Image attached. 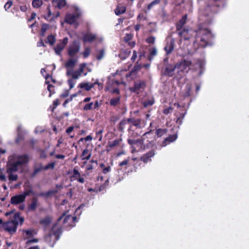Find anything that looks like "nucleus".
<instances>
[{
  "label": "nucleus",
  "mask_w": 249,
  "mask_h": 249,
  "mask_svg": "<svg viewBox=\"0 0 249 249\" xmlns=\"http://www.w3.org/2000/svg\"><path fill=\"white\" fill-rule=\"evenodd\" d=\"M132 36L131 34H126L124 37V41L125 42H128L132 39Z\"/></svg>",
  "instance_id": "nucleus-48"
},
{
  "label": "nucleus",
  "mask_w": 249,
  "mask_h": 249,
  "mask_svg": "<svg viewBox=\"0 0 249 249\" xmlns=\"http://www.w3.org/2000/svg\"><path fill=\"white\" fill-rule=\"evenodd\" d=\"M18 131V137L16 139V142L18 143L21 141L23 140L24 137L23 134L26 133V131L25 130H23L22 128L21 125H19L17 128Z\"/></svg>",
  "instance_id": "nucleus-12"
},
{
  "label": "nucleus",
  "mask_w": 249,
  "mask_h": 249,
  "mask_svg": "<svg viewBox=\"0 0 249 249\" xmlns=\"http://www.w3.org/2000/svg\"><path fill=\"white\" fill-rule=\"evenodd\" d=\"M80 50V46L77 41H74L68 50L69 55L72 56L76 54Z\"/></svg>",
  "instance_id": "nucleus-9"
},
{
  "label": "nucleus",
  "mask_w": 249,
  "mask_h": 249,
  "mask_svg": "<svg viewBox=\"0 0 249 249\" xmlns=\"http://www.w3.org/2000/svg\"><path fill=\"white\" fill-rule=\"evenodd\" d=\"M104 40V37L102 36L94 35V44L102 43Z\"/></svg>",
  "instance_id": "nucleus-30"
},
{
  "label": "nucleus",
  "mask_w": 249,
  "mask_h": 249,
  "mask_svg": "<svg viewBox=\"0 0 249 249\" xmlns=\"http://www.w3.org/2000/svg\"><path fill=\"white\" fill-rule=\"evenodd\" d=\"M62 232L61 228L54 225L50 232L45 236L44 240L50 247H53L55 242L59 239Z\"/></svg>",
  "instance_id": "nucleus-2"
},
{
  "label": "nucleus",
  "mask_w": 249,
  "mask_h": 249,
  "mask_svg": "<svg viewBox=\"0 0 249 249\" xmlns=\"http://www.w3.org/2000/svg\"><path fill=\"white\" fill-rule=\"evenodd\" d=\"M127 119H128V123H130L134 126H135L138 128L141 127L140 124H141V120L140 119H131V118H128Z\"/></svg>",
  "instance_id": "nucleus-21"
},
{
  "label": "nucleus",
  "mask_w": 249,
  "mask_h": 249,
  "mask_svg": "<svg viewBox=\"0 0 249 249\" xmlns=\"http://www.w3.org/2000/svg\"><path fill=\"white\" fill-rule=\"evenodd\" d=\"M120 97L118 96L110 99V104L112 106H116L119 103Z\"/></svg>",
  "instance_id": "nucleus-32"
},
{
  "label": "nucleus",
  "mask_w": 249,
  "mask_h": 249,
  "mask_svg": "<svg viewBox=\"0 0 249 249\" xmlns=\"http://www.w3.org/2000/svg\"><path fill=\"white\" fill-rule=\"evenodd\" d=\"M47 10H48V15L47 16H44V18L48 21H51L52 19V18H51V16L52 15V12L51 11L50 6L48 7Z\"/></svg>",
  "instance_id": "nucleus-36"
},
{
  "label": "nucleus",
  "mask_w": 249,
  "mask_h": 249,
  "mask_svg": "<svg viewBox=\"0 0 249 249\" xmlns=\"http://www.w3.org/2000/svg\"><path fill=\"white\" fill-rule=\"evenodd\" d=\"M68 42V38L66 37L64 38L62 41L56 45L54 48V51L57 55H60L61 54V51L64 49Z\"/></svg>",
  "instance_id": "nucleus-10"
},
{
  "label": "nucleus",
  "mask_w": 249,
  "mask_h": 249,
  "mask_svg": "<svg viewBox=\"0 0 249 249\" xmlns=\"http://www.w3.org/2000/svg\"><path fill=\"white\" fill-rule=\"evenodd\" d=\"M86 169L87 170L86 173L87 174H89V171L90 170H92L93 169L92 165L90 164V165H87L86 167Z\"/></svg>",
  "instance_id": "nucleus-54"
},
{
  "label": "nucleus",
  "mask_w": 249,
  "mask_h": 249,
  "mask_svg": "<svg viewBox=\"0 0 249 249\" xmlns=\"http://www.w3.org/2000/svg\"><path fill=\"white\" fill-rule=\"evenodd\" d=\"M55 41V36L53 35H50L48 36L47 37L46 42L48 43L51 45H53L54 44Z\"/></svg>",
  "instance_id": "nucleus-25"
},
{
  "label": "nucleus",
  "mask_w": 249,
  "mask_h": 249,
  "mask_svg": "<svg viewBox=\"0 0 249 249\" xmlns=\"http://www.w3.org/2000/svg\"><path fill=\"white\" fill-rule=\"evenodd\" d=\"M154 104V101L152 100H149L147 101H145L143 103V105L145 107H147L148 106H151Z\"/></svg>",
  "instance_id": "nucleus-44"
},
{
  "label": "nucleus",
  "mask_w": 249,
  "mask_h": 249,
  "mask_svg": "<svg viewBox=\"0 0 249 249\" xmlns=\"http://www.w3.org/2000/svg\"><path fill=\"white\" fill-rule=\"evenodd\" d=\"M147 42L150 44H153L154 43L155 38L153 36H150L147 39Z\"/></svg>",
  "instance_id": "nucleus-50"
},
{
  "label": "nucleus",
  "mask_w": 249,
  "mask_h": 249,
  "mask_svg": "<svg viewBox=\"0 0 249 249\" xmlns=\"http://www.w3.org/2000/svg\"><path fill=\"white\" fill-rule=\"evenodd\" d=\"M191 90V86L190 84H187L185 87V91L184 93V96L189 97L190 96V92Z\"/></svg>",
  "instance_id": "nucleus-28"
},
{
  "label": "nucleus",
  "mask_w": 249,
  "mask_h": 249,
  "mask_svg": "<svg viewBox=\"0 0 249 249\" xmlns=\"http://www.w3.org/2000/svg\"><path fill=\"white\" fill-rule=\"evenodd\" d=\"M176 69V65H167L161 71V74L163 76L172 77L174 74V71Z\"/></svg>",
  "instance_id": "nucleus-7"
},
{
  "label": "nucleus",
  "mask_w": 249,
  "mask_h": 249,
  "mask_svg": "<svg viewBox=\"0 0 249 249\" xmlns=\"http://www.w3.org/2000/svg\"><path fill=\"white\" fill-rule=\"evenodd\" d=\"M93 40V35L90 34H86L83 38L84 42H90Z\"/></svg>",
  "instance_id": "nucleus-27"
},
{
  "label": "nucleus",
  "mask_w": 249,
  "mask_h": 249,
  "mask_svg": "<svg viewBox=\"0 0 249 249\" xmlns=\"http://www.w3.org/2000/svg\"><path fill=\"white\" fill-rule=\"evenodd\" d=\"M105 50L104 49H101L97 51L96 57L98 60H101L104 58L105 56Z\"/></svg>",
  "instance_id": "nucleus-20"
},
{
  "label": "nucleus",
  "mask_w": 249,
  "mask_h": 249,
  "mask_svg": "<svg viewBox=\"0 0 249 249\" xmlns=\"http://www.w3.org/2000/svg\"><path fill=\"white\" fill-rule=\"evenodd\" d=\"M192 63L189 60H184L181 61L179 64H176V69L178 70V73L180 76H182V74L181 73L185 70L187 67H189L191 65Z\"/></svg>",
  "instance_id": "nucleus-6"
},
{
  "label": "nucleus",
  "mask_w": 249,
  "mask_h": 249,
  "mask_svg": "<svg viewBox=\"0 0 249 249\" xmlns=\"http://www.w3.org/2000/svg\"><path fill=\"white\" fill-rule=\"evenodd\" d=\"M90 53V50L89 48L87 47L85 48L84 52H83V55L84 57H87Z\"/></svg>",
  "instance_id": "nucleus-46"
},
{
  "label": "nucleus",
  "mask_w": 249,
  "mask_h": 249,
  "mask_svg": "<svg viewBox=\"0 0 249 249\" xmlns=\"http://www.w3.org/2000/svg\"><path fill=\"white\" fill-rule=\"evenodd\" d=\"M196 34L197 37L200 38L201 41L204 42L206 44L208 40L213 37V35L209 30L202 27H199L196 31Z\"/></svg>",
  "instance_id": "nucleus-3"
},
{
  "label": "nucleus",
  "mask_w": 249,
  "mask_h": 249,
  "mask_svg": "<svg viewBox=\"0 0 249 249\" xmlns=\"http://www.w3.org/2000/svg\"><path fill=\"white\" fill-rule=\"evenodd\" d=\"M110 167H109V166H107V167H106L104 168L103 169V173H104V174H107V173L108 172H109V171H110Z\"/></svg>",
  "instance_id": "nucleus-61"
},
{
  "label": "nucleus",
  "mask_w": 249,
  "mask_h": 249,
  "mask_svg": "<svg viewBox=\"0 0 249 249\" xmlns=\"http://www.w3.org/2000/svg\"><path fill=\"white\" fill-rule=\"evenodd\" d=\"M187 16L184 15L177 24V29L179 31L178 34L185 40L189 39L190 37L187 36L191 32H193L191 30L183 29L182 30L183 25L186 23Z\"/></svg>",
  "instance_id": "nucleus-4"
},
{
  "label": "nucleus",
  "mask_w": 249,
  "mask_h": 249,
  "mask_svg": "<svg viewBox=\"0 0 249 249\" xmlns=\"http://www.w3.org/2000/svg\"><path fill=\"white\" fill-rule=\"evenodd\" d=\"M12 5V1H7L5 3V5L4 6L5 10H7V9H8Z\"/></svg>",
  "instance_id": "nucleus-49"
},
{
  "label": "nucleus",
  "mask_w": 249,
  "mask_h": 249,
  "mask_svg": "<svg viewBox=\"0 0 249 249\" xmlns=\"http://www.w3.org/2000/svg\"><path fill=\"white\" fill-rule=\"evenodd\" d=\"M157 50L156 48H153L150 50V56H149V59L152 60L153 57L157 54Z\"/></svg>",
  "instance_id": "nucleus-29"
},
{
  "label": "nucleus",
  "mask_w": 249,
  "mask_h": 249,
  "mask_svg": "<svg viewBox=\"0 0 249 249\" xmlns=\"http://www.w3.org/2000/svg\"><path fill=\"white\" fill-rule=\"evenodd\" d=\"M24 231L25 232L26 235H28L29 237H31L33 236V233L34 232L33 230H24Z\"/></svg>",
  "instance_id": "nucleus-47"
},
{
  "label": "nucleus",
  "mask_w": 249,
  "mask_h": 249,
  "mask_svg": "<svg viewBox=\"0 0 249 249\" xmlns=\"http://www.w3.org/2000/svg\"><path fill=\"white\" fill-rule=\"evenodd\" d=\"M161 0H154L148 5V9L150 10L154 5L159 4Z\"/></svg>",
  "instance_id": "nucleus-35"
},
{
  "label": "nucleus",
  "mask_w": 249,
  "mask_h": 249,
  "mask_svg": "<svg viewBox=\"0 0 249 249\" xmlns=\"http://www.w3.org/2000/svg\"><path fill=\"white\" fill-rule=\"evenodd\" d=\"M29 161V157L27 154H13L10 156L8 158L7 164V172L9 174V180L10 181H16L18 176L13 173L18 171L22 172Z\"/></svg>",
  "instance_id": "nucleus-1"
},
{
  "label": "nucleus",
  "mask_w": 249,
  "mask_h": 249,
  "mask_svg": "<svg viewBox=\"0 0 249 249\" xmlns=\"http://www.w3.org/2000/svg\"><path fill=\"white\" fill-rule=\"evenodd\" d=\"M129 161V159H126L125 160H123L122 162L119 163V165L122 166L124 165H126Z\"/></svg>",
  "instance_id": "nucleus-58"
},
{
  "label": "nucleus",
  "mask_w": 249,
  "mask_h": 249,
  "mask_svg": "<svg viewBox=\"0 0 249 249\" xmlns=\"http://www.w3.org/2000/svg\"><path fill=\"white\" fill-rule=\"evenodd\" d=\"M93 103L91 102L89 104H88L87 105H86V106H85L84 107V109L85 110H89V109H90L91 108V106L92 105Z\"/></svg>",
  "instance_id": "nucleus-57"
},
{
  "label": "nucleus",
  "mask_w": 249,
  "mask_h": 249,
  "mask_svg": "<svg viewBox=\"0 0 249 249\" xmlns=\"http://www.w3.org/2000/svg\"><path fill=\"white\" fill-rule=\"evenodd\" d=\"M76 12L74 14H68L66 16L65 21L66 22L72 24L74 23L79 18L80 14L77 8H76Z\"/></svg>",
  "instance_id": "nucleus-8"
},
{
  "label": "nucleus",
  "mask_w": 249,
  "mask_h": 249,
  "mask_svg": "<svg viewBox=\"0 0 249 249\" xmlns=\"http://www.w3.org/2000/svg\"><path fill=\"white\" fill-rule=\"evenodd\" d=\"M126 11V8L124 6H118L115 10V14L119 15L124 13Z\"/></svg>",
  "instance_id": "nucleus-26"
},
{
  "label": "nucleus",
  "mask_w": 249,
  "mask_h": 249,
  "mask_svg": "<svg viewBox=\"0 0 249 249\" xmlns=\"http://www.w3.org/2000/svg\"><path fill=\"white\" fill-rule=\"evenodd\" d=\"M81 74H80L79 72H78L77 71H73L71 74V76L73 79H77L79 78V77L81 75Z\"/></svg>",
  "instance_id": "nucleus-40"
},
{
  "label": "nucleus",
  "mask_w": 249,
  "mask_h": 249,
  "mask_svg": "<svg viewBox=\"0 0 249 249\" xmlns=\"http://www.w3.org/2000/svg\"><path fill=\"white\" fill-rule=\"evenodd\" d=\"M37 45L38 47L45 46L43 40L40 39L39 41L37 42Z\"/></svg>",
  "instance_id": "nucleus-60"
},
{
  "label": "nucleus",
  "mask_w": 249,
  "mask_h": 249,
  "mask_svg": "<svg viewBox=\"0 0 249 249\" xmlns=\"http://www.w3.org/2000/svg\"><path fill=\"white\" fill-rule=\"evenodd\" d=\"M85 66V64H82L80 66V68L77 71L78 72H79L80 74H81L83 71L84 68Z\"/></svg>",
  "instance_id": "nucleus-56"
},
{
  "label": "nucleus",
  "mask_w": 249,
  "mask_h": 249,
  "mask_svg": "<svg viewBox=\"0 0 249 249\" xmlns=\"http://www.w3.org/2000/svg\"><path fill=\"white\" fill-rule=\"evenodd\" d=\"M51 222V218L49 216H46V217L40 220V223L44 226H47L50 224Z\"/></svg>",
  "instance_id": "nucleus-22"
},
{
  "label": "nucleus",
  "mask_w": 249,
  "mask_h": 249,
  "mask_svg": "<svg viewBox=\"0 0 249 249\" xmlns=\"http://www.w3.org/2000/svg\"><path fill=\"white\" fill-rule=\"evenodd\" d=\"M79 86L80 87V88H85L87 90H89L91 88V87H92V86H91L90 87L89 86V84H86V83H81L80 85H79Z\"/></svg>",
  "instance_id": "nucleus-43"
},
{
  "label": "nucleus",
  "mask_w": 249,
  "mask_h": 249,
  "mask_svg": "<svg viewBox=\"0 0 249 249\" xmlns=\"http://www.w3.org/2000/svg\"><path fill=\"white\" fill-rule=\"evenodd\" d=\"M155 155V151L152 150L150 151L148 153L142 155V156L141 158V160L144 162L146 163L149 161H151V158L153 157Z\"/></svg>",
  "instance_id": "nucleus-14"
},
{
  "label": "nucleus",
  "mask_w": 249,
  "mask_h": 249,
  "mask_svg": "<svg viewBox=\"0 0 249 249\" xmlns=\"http://www.w3.org/2000/svg\"><path fill=\"white\" fill-rule=\"evenodd\" d=\"M127 123H128V119L123 120L121 121L120 122V123H119V130L122 132H124L125 129V126L126 124H127Z\"/></svg>",
  "instance_id": "nucleus-23"
},
{
  "label": "nucleus",
  "mask_w": 249,
  "mask_h": 249,
  "mask_svg": "<svg viewBox=\"0 0 249 249\" xmlns=\"http://www.w3.org/2000/svg\"><path fill=\"white\" fill-rule=\"evenodd\" d=\"M167 132V130L166 129H158L156 133L158 137H161L164 134L166 133Z\"/></svg>",
  "instance_id": "nucleus-34"
},
{
  "label": "nucleus",
  "mask_w": 249,
  "mask_h": 249,
  "mask_svg": "<svg viewBox=\"0 0 249 249\" xmlns=\"http://www.w3.org/2000/svg\"><path fill=\"white\" fill-rule=\"evenodd\" d=\"M18 224V222H15V220H12L3 223V227L5 231L12 234L16 231Z\"/></svg>",
  "instance_id": "nucleus-5"
},
{
  "label": "nucleus",
  "mask_w": 249,
  "mask_h": 249,
  "mask_svg": "<svg viewBox=\"0 0 249 249\" xmlns=\"http://www.w3.org/2000/svg\"><path fill=\"white\" fill-rule=\"evenodd\" d=\"M44 131V129L41 128L40 126H37L35 130V133H40Z\"/></svg>",
  "instance_id": "nucleus-51"
},
{
  "label": "nucleus",
  "mask_w": 249,
  "mask_h": 249,
  "mask_svg": "<svg viewBox=\"0 0 249 249\" xmlns=\"http://www.w3.org/2000/svg\"><path fill=\"white\" fill-rule=\"evenodd\" d=\"M177 139V135H171L169 137L166 138L164 140V141L161 144V146H163V147L166 146L168 144L176 141Z\"/></svg>",
  "instance_id": "nucleus-16"
},
{
  "label": "nucleus",
  "mask_w": 249,
  "mask_h": 249,
  "mask_svg": "<svg viewBox=\"0 0 249 249\" xmlns=\"http://www.w3.org/2000/svg\"><path fill=\"white\" fill-rule=\"evenodd\" d=\"M33 191L32 189H29V190H26L23 193H22V195L24 196L25 198H26V196H29L30 194H33Z\"/></svg>",
  "instance_id": "nucleus-41"
},
{
  "label": "nucleus",
  "mask_w": 249,
  "mask_h": 249,
  "mask_svg": "<svg viewBox=\"0 0 249 249\" xmlns=\"http://www.w3.org/2000/svg\"><path fill=\"white\" fill-rule=\"evenodd\" d=\"M92 139V137L90 136V135H89L88 136H87L86 138H81L80 140H79V142L80 141H83L84 140L87 142V141H91Z\"/></svg>",
  "instance_id": "nucleus-52"
},
{
  "label": "nucleus",
  "mask_w": 249,
  "mask_h": 249,
  "mask_svg": "<svg viewBox=\"0 0 249 249\" xmlns=\"http://www.w3.org/2000/svg\"><path fill=\"white\" fill-rule=\"evenodd\" d=\"M175 40L172 38L170 42H168L164 47V50L167 55L169 54L174 49Z\"/></svg>",
  "instance_id": "nucleus-13"
},
{
  "label": "nucleus",
  "mask_w": 249,
  "mask_h": 249,
  "mask_svg": "<svg viewBox=\"0 0 249 249\" xmlns=\"http://www.w3.org/2000/svg\"><path fill=\"white\" fill-rule=\"evenodd\" d=\"M42 1L40 0H33L32 2L33 6L35 8H38L42 4Z\"/></svg>",
  "instance_id": "nucleus-31"
},
{
  "label": "nucleus",
  "mask_w": 249,
  "mask_h": 249,
  "mask_svg": "<svg viewBox=\"0 0 249 249\" xmlns=\"http://www.w3.org/2000/svg\"><path fill=\"white\" fill-rule=\"evenodd\" d=\"M25 200L22 194H19L12 196L10 202L12 204L17 205L23 202Z\"/></svg>",
  "instance_id": "nucleus-11"
},
{
  "label": "nucleus",
  "mask_w": 249,
  "mask_h": 249,
  "mask_svg": "<svg viewBox=\"0 0 249 249\" xmlns=\"http://www.w3.org/2000/svg\"><path fill=\"white\" fill-rule=\"evenodd\" d=\"M103 132L102 130H99L98 132H97L96 134V137H94V140L95 139H97L98 140V141H100L102 140V136L101 135V134Z\"/></svg>",
  "instance_id": "nucleus-39"
},
{
  "label": "nucleus",
  "mask_w": 249,
  "mask_h": 249,
  "mask_svg": "<svg viewBox=\"0 0 249 249\" xmlns=\"http://www.w3.org/2000/svg\"><path fill=\"white\" fill-rule=\"evenodd\" d=\"M94 85H98V87H99V89L100 90L103 88V84L99 82L98 81V80H96V81L94 82Z\"/></svg>",
  "instance_id": "nucleus-55"
},
{
  "label": "nucleus",
  "mask_w": 249,
  "mask_h": 249,
  "mask_svg": "<svg viewBox=\"0 0 249 249\" xmlns=\"http://www.w3.org/2000/svg\"><path fill=\"white\" fill-rule=\"evenodd\" d=\"M144 86V83L142 81H139L136 82L134 85V88L133 89H131L134 92H137L138 90L141 88H143Z\"/></svg>",
  "instance_id": "nucleus-18"
},
{
  "label": "nucleus",
  "mask_w": 249,
  "mask_h": 249,
  "mask_svg": "<svg viewBox=\"0 0 249 249\" xmlns=\"http://www.w3.org/2000/svg\"><path fill=\"white\" fill-rule=\"evenodd\" d=\"M39 203L38 201V199L36 197H33L32 199V202L31 204H30L28 206V211H35L37 206H38Z\"/></svg>",
  "instance_id": "nucleus-15"
},
{
  "label": "nucleus",
  "mask_w": 249,
  "mask_h": 249,
  "mask_svg": "<svg viewBox=\"0 0 249 249\" xmlns=\"http://www.w3.org/2000/svg\"><path fill=\"white\" fill-rule=\"evenodd\" d=\"M49 28V25L47 24H43L41 26V32L45 33Z\"/></svg>",
  "instance_id": "nucleus-45"
},
{
  "label": "nucleus",
  "mask_w": 249,
  "mask_h": 249,
  "mask_svg": "<svg viewBox=\"0 0 249 249\" xmlns=\"http://www.w3.org/2000/svg\"><path fill=\"white\" fill-rule=\"evenodd\" d=\"M42 169H44V168L41 165H40L39 167H35L32 176H36V174L40 172Z\"/></svg>",
  "instance_id": "nucleus-33"
},
{
  "label": "nucleus",
  "mask_w": 249,
  "mask_h": 249,
  "mask_svg": "<svg viewBox=\"0 0 249 249\" xmlns=\"http://www.w3.org/2000/svg\"><path fill=\"white\" fill-rule=\"evenodd\" d=\"M68 82L70 86V89H72L74 87L75 84L73 80L72 79H69Z\"/></svg>",
  "instance_id": "nucleus-53"
},
{
  "label": "nucleus",
  "mask_w": 249,
  "mask_h": 249,
  "mask_svg": "<svg viewBox=\"0 0 249 249\" xmlns=\"http://www.w3.org/2000/svg\"><path fill=\"white\" fill-rule=\"evenodd\" d=\"M57 193V191L55 190H50L46 193H45V196L46 197H49L51 195H54Z\"/></svg>",
  "instance_id": "nucleus-38"
},
{
  "label": "nucleus",
  "mask_w": 249,
  "mask_h": 249,
  "mask_svg": "<svg viewBox=\"0 0 249 249\" xmlns=\"http://www.w3.org/2000/svg\"><path fill=\"white\" fill-rule=\"evenodd\" d=\"M59 103L58 100H55V101H54L53 104L54 107H53V109H54L59 105Z\"/></svg>",
  "instance_id": "nucleus-64"
},
{
  "label": "nucleus",
  "mask_w": 249,
  "mask_h": 249,
  "mask_svg": "<svg viewBox=\"0 0 249 249\" xmlns=\"http://www.w3.org/2000/svg\"><path fill=\"white\" fill-rule=\"evenodd\" d=\"M76 63V61L73 59H70L69 61L65 64V67L67 68L72 69L74 68Z\"/></svg>",
  "instance_id": "nucleus-24"
},
{
  "label": "nucleus",
  "mask_w": 249,
  "mask_h": 249,
  "mask_svg": "<svg viewBox=\"0 0 249 249\" xmlns=\"http://www.w3.org/2000/svg\"><path fill=\"white\" fill-rule=\"evenodd\" d=\"M66 4V2L65 0H59L57 2V7L60 9L64 7Z\"/></svg>",
  "instance_id": "nucleus-37"
},
{
  "label": "nucleus",
  "mask_w": 249,
  "mask_h": 249,
  "mask_svg": "<svg viewBox=\"0 0 249 249\" xmlns=\"http://www.w3.org/2000/svg\"><path fill=\"white\" fill-rule=\"evenodd\" d=\"M63 218V223L66 224L69 222V221H71V215H66V213H64L58 219V221H60Z\"/></svg>",
  "instance_id": "nucleus-19"
},
{
  "label": "nucleus",
  "mask_w": 249,
  "mask_h": 249,
  "mask_svg": "<svg viewBox=\"0 0 249 249\" xmlns=\"http://www.w3.org/2000/svg\"><path fill=\"white\" fill-rule=\"evenodd\" d=\"M0 180L3 181L6 180V177L4 174H0Z\"/></svg>",
  "instance_id": "nucleus-63"
},
{
  "label": "nucleus",
  "mask_w": 249,
  "mask_h": 249,
  "mask_svg": "<svg viewBox=\"0 0 249 249\" xmlns=\"http://www.w3.org/2000/svg\"><path fill=\"white\" fill-rule=\"evenodd\" d=\"M38 241L37 239H30L27 241L26 244H29L32 243H37Z\"/></svg>",
  "instance_id": "nucleus-59"
},
{
  "label": "nucleus",
  "mask_w": 249,
  "mask_h": 249,
  "mask_svg": "<svg viewBox=\"0 0 249 249\" xmlns=\"http://www.w3.org/2000/svg\"><path fill=\"white\" fill-rule=\"evenodd\" d=\"M92 154V149L91 148H86L85 149L82 153V159L89 160Z\"/></svg>",
  "instance_id": "nucleus-17"
},
{
  "label": "nucleus",
  "mask_w": 249,
  "mask_h": 249,
  "mask_svg": "<svg viewBox=\"0 0 249 249\" xmlns=\"http://www.w3.org/2000/svg\"><path fill=\"white\" fill-rule=\"evenodd\" d=\"M69 94V92L68 90H66L63 93H62L61 95V96L62 97H67Z\"/></svg>",
  "instance_id": "nucleus-62"
},
{
  "label": "nucleus",
  "mask_w": 249,
  "mask_h": 249,
  "mask_svg": "<svg viewBox=\"0 0 249 249\" xmlns=\"http://www.w3.org/2000/svg\"><path fill=\"white\" fill-rule=\"evenodd\" d=\"M54 162H51L47 164L46 166L44 167L43 168L45 170H48L49 169H53V168L54 167Z\"/></svg>",
  "instance_id": "nucleus-42"
}]
</instances>
